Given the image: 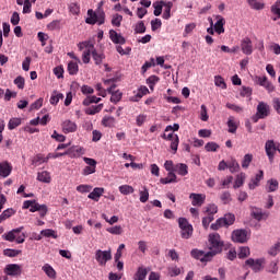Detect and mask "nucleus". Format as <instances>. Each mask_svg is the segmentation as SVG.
Returning <instances> with one entry per match:
<instances>
[{
    "label": "nucleus",
    "mask_w": 280,
    "mask_h": 280,
    "mask_svg": "<svg viewBox=\"0 0 280 280\" xmlns=\"http://www.w3.org/2000/svg\"><path fill=\"white\" fill-rule=\"evenodd\" d=\"M264 180V171H259L254 178L250 179L248 187L255 189L259 187V182Z\"/></svg>",
    "instance_id": "22"
},
{
    "label": "nucleus",
    "mask_w": 280,
    "mask_h": 280,
    "mask_svg": "<svg viewBox=\"0 0 280 280\" xmlns=\"http://www.w3.org/2000/svg\"><path fill=\"white\" fill-rule=\"evenodd\" d=\"M92 58H93L95 65H100L101 62H103V60H104V58H106V56L102 52H97V50H95V48H93Z\"/></svg>",
    "instance_id": "40"
},
{
    "label": "nucleus",
    "mask_w": 280,
    "mask_h": 280,
    "mask_svg": "<svg viewBox=\"0 0 280 280\" xmlns=\"http://www.w3.org/2000/svg\"><path fill=\"white\" fill-rule=\"evenodd\" d=\"M30 211L31 213H36V211H39L40 218H45V215H47V206L40 205L36 202V200H33Z\"/></svg>",
    "instance_id": "13"
},
{
    "label": "nucleus",
    "mask_w": 280,
    "mask_h": 280,
    "mask_svg": "<svg viewBox=\"0 0 280 280\" xmlns=\"http://www.w3.org/2000/svg\"><path fill=\"white\" fill-rule=\"evenodd\" d=\"M262 119H266L268 115H270V106L268 104L260 102L257 106V112H256Z\"/></svg>",
    "instance_id": "19"
},
{
    "label": "nucleus",
    "mask_w": 280,
    "mask_h": 280,
    "mask_svg": "<svg viewBox=\"0 0 280 280\" xmlns=\"http://www.w3.org/2000/svg\"><path fill=\"white\" fill-rule=\"evenodd\" d=\"M190 255H191V257H194L195 259H199L203 264L207 262V261H211V260H202V259H205V256L207 254H205L202 250H199V249H192L190 252Z\"/></svg>",
    "instance_id": "39"
},
{
    "label": "nucleus",
    "mask_w": 280,
    "mask_h": 280,
    "mask_svg": "<svg viewBox=\"0 0 280 280\" xmlns=\"http://www.w3.org/2000/svg\"><path fill=\"white\" fill-rule=\"evenodd\" d=\"M200 119L201 121H209V114L207 113L206 105H201Z\"/></svg>",
    "instance_id": "64"
},
{
    "label": "nucleus",
    "mask_w": 280,
    "mask_h": 280,
    "mask_svg": "<svg viewBox=\"0 0 280 280\" xmlns=\"http://www.w3.org/2000/svg\"><path fill=\"white\" fill-rule=\"evenodd\" d=\"M119 191L122 196H128L130 194H135V188L130 185H121L119 186Z\"/></svg>",
    "instance_id": "46"
},
{
    "label": "nucleus",
    "mask_w": 280,
    "mask_h": 280,
    "mask_svg": "<svg viewBox=\"0 0 280 280\" xmlns=\"http://www.w3.org/2000/svg\"><path fill=\"white\" fill-rule=\"evenodd\" d=\"M47 28L50 31V32H54L56 30H60V20H55L52 22H50L48 25H47Z\"/></svg>",
    "instance_id": "63"
},
{
    "label": "nucleus",
    "mask_w": 280,
    "mask_h": 280,
    "mask_svg": "<svg viewBox=\"0 0 280 280\" xmlns=\"http://www.w3.org/2000/svg\"><path fill=\"white\" fill-rule=\"evenodd\" d=\"M148 277V269L144 267H139L137 272L133 276L135 280H145Z\"/></svg>",
    "instance_id": "30"
},
{
    "label": "nucleus",
    "mask_w": 280,
    "mask_h": 280,
    "mask_svg": "<svg viewBox=\"0 0 280 280\" xmlns=\"http://www.w3.org/2000/svg\"><path fill=\"white\" fill-rule=\"evenodd\" d=\"M178 226L180 229V237L183 240L191 238V235H194V225H191L186 218L178 219Z\"/></svg>",
    "instance_id": "2"
},
{
    "label": "nucleus",
    "mask_w": 280,
    "mask_h": 280,
    "mask_svg": "<svg viewBox=\"0 0 280 280\" xmlns=\"http://www.w3.org/2000/svg\"><path fill=\"white\" fill-rule=\"evenodd\" d=\"M68 9H69V12H71V14H74V15L80 14V4H78L77 2H71Z\"/></svg>",
    "instance_id": "56"
},
{
    "label": "nucleus",
    "mask_w": 280,
    "mask_h": 280,
    "mask_svg": "<svg viewBox=\"0 0 280 280\" xmlns=\"http://www.w3.org/2000/svg\"><path fill=\"white\" fill-rule=\"evenodd\" d=\"M109 38L114 45H126V38L115 30L109 31Z\"/></svg>",
    "instance_id": "16"
},
{
    "label": "nucleus",
    "mask_w": 280,
    "mask_h": 280,
    "mask_svg": "<svg viewBox=\"0 0 280 280\" xmlns=\"http://www.w3.org/2000/svg\"><path fill=\"white\" fill-rule=\"evenodd\" d=\"M91 54L93 55V48H89L88 50L83 51L82 61L84 65H89V62H91Z\"/></svg>",
    "instance_id": "53"
},
{
    "label": "nucleus",
    "mask_w": 280,
    "mask_h": 280,
    "mask_svg": "<svg viewBox=\"0 0 280 280\" xmlns=\"http://www.w3.org/2000/svg\"><path fill=\"white\" fill-rule=\"evenodd\" d=\"M214 84L215 86H220L223 90L226 89V82H224V78H222L221 75L214 77Z\"/></svg>",
    "instance_id": "62"
},
{
    "label": "nucleus",
    "mask_w": 280,
    "mask_h": 280,
    "mask_svg": "<svg viewBox=\"0 0 280 280\" xmlns=\"http://www.w3.org/2000/svg\"><path fill=\"white\" fill-rule=\"evenodd\" d=\"M247 3L252 10H264V8H266L264 2H259L257 0H247Z\"/></svg>",
    "instance_id": "41"
},
{
    "label": "nucleus",
    "mask_w": 280,
    "mask_h": 280,
    "mask_svg": "<svg viewBox=\"0 0 280 280\" xmlns=\"http://www.w3.org/2000/svg\"><path fill=\"white\" fill-rule=\"evenodd\" d=\"M121 21H124V16L121 14H114L112 18V25L114 27H121Z\"/></svg>",
    "instance_id": "47"
},
{
    "label": "nucleus",
    "mask_w": 280,
    "mask_h": 280,
    "mask_svg": "<svg viewBox=\"0 0 280 280\" xmlns=\"http://www.w3.org/2000/svg\"><path fill=\"white\" fill-rule=\"evenodd\" d=\"M135 34H145V23L143 21H139L133 28Z\"/></svg>",
    "instance_id": "48"
},
{
    "label": "nucleus",
    "mask_w": 280,
    "mask_h": 280,
    "mask_svg": "<svg viewBox=\"0 0 280 280\" xmlns=\"http://www.w3.org/2000/svg\"><path fill=\"white\" fill-rule=\"evenodd\" d=\"M10 174H12V165L10 164V162L4 161L0 163V176L2 178H8V176H10Z\"/></svg>",
    "instance_id": "18"
},
{
    "label": "nucleus",
    "mask_w": 280,
    "mask_h": 280,
    "mask_svg": "<svg viewBox=\"0 0 280 280\" xmlns=\"http://www.w3.org/2000/svg\"><path fill=\"white\" fill-rule=\"evenodd\" d=\"M104 108V104L93 105L85 109V115H97V113H102Z\"/></svg>",
    "instance_id": "28"
},
{
    "label": "nucleus",
    "mask_w": 280,
    "mask_h": 280,
    "mask_svg": "<svg viewBox=\"0 0 280 280\" xmlns=\"http://www.w3.org/2000/svg\"><path fill=\"white\" fill-rule=\"evenodd\" d=\"M37 180L39 183H51V175L47 171L40 172L37 174Z\"/></svg>",
    "instance_id": "35"
},
{
    "label": "nucleus",
    "mask_w": 280,
    "mask_h": 280,
    "mask_svg": "<svg viewBox=\"0 0 280 280\" xmlns=\"http://www.w3.org/2000/svg\"><path fill=\"white\" fill-rule=\"evenodd\" d=\"M226 108H229L230 110H234V113H244V107L236 105V104H232V103H226Z\"/></svg>",
    "instance_id": "59"
},
{
    "label": "nucleus",
    "mask_w": 280,
    "mask_h": 280,
    "mask_svg": "<svg viewBox=\"0 0 280 280\" xmlns=\"http://www.w3.org/2000/svg\"><path fill=\"white\" fill-rule=\"evenodd\" d=\"M42 270L45 272V275H47V277H49V279H56V270L54 269V267H51V265H44L42 267Z\"/></svg>",
    "instance_id": "31"
},
{
    "label": "nucleus",
    "mask_w": 280,
    "mask_h": 280,
    "mask_svg": "<svg viewBox=\"0 0 280 280\" xmlns=\"http://www.w3.org/2000/svg\"><path fill=\"white\" fill-rule=\"evenodd\" d=\"M209 252L206 253L201 261H211L215 257V255H220L222 250H224V241L218 233L209 234Z\"/></svg>",
    "instance_id": "1"
},
{
    "label": "nucleus",
    "mask_w": 280,
    "mask_h": 280,
    "mask_svg": "<svg viewBox=\"0 0 280 280\" xmlns=\"http://www.w3.org/2000/svg\"><path fill=\"white\" fill-rule=\"evenodd\" d=\"M21 249H10L7 248L3 250V256L4 257H19V255H21Z\"/></svg>",
    "instance_id": "50"
},
{
    "label": "nucleus",
    "mask_w": 280,
    "mask_h": 280,
    "mask_svg": "<svg viewBox=\"0 0 280 280\" xmlns=\"http://www.w3.org/2000/svg\"><path fill=\"white\" fill-rule=\"evenodd\" d=\"M252 215L255 220H257L258 222H260V220L264 219V213L261 212V209L259 208H254L252 210Z\"/></svg>",
    "instance_id": "55"
},
{
    "label": "nucleus",
    "mask_w": 280,
    "mask_h": 280,
    "mask_svg": "<svg viewBox=\"0 0 280 280\" xmlns=\"http://www.w3.org/2000/svg\"><path fill=\"white\" fill-rule=\"evenodd\" d=\"M279 147L275 144V140H268L265 143V151L269 159V163H275V154H277V150Z\"/></svg>",
    "instance_id": "7"
},
{
    "label": "nucleus",
    "mask_w": 280,
    "mask_h": 280,
    "mask_svg": "<svg viewBox=\"0 0 280 280\" xmlns=\"http://www.w3.org/2000/svg\"><path fill=\"white\" fill-rule=\"evenodd\" d=\"M117 85L113 84L110 88L107 89V92L112 95L110 102L113 104L121 102V97H124V93L119 92V90L115 91Z\"/></svg>",
    "instance_id": "14"
},
{
    "label": "nucleus",
    "mask_w": 280,
    "mask_h": 280,
    "mask_svg": "<svg viewBox=\"0 0 280 280\" xmlns=\"http://www.w3.org/2000/svg\"><path fill=\"white\" fill-rule=\"evenodd\" d=\"M221 222L223 223V226H231L235 222V214H225L224 218H221Z\"/></svg>",
    "instance_id": "34"
},
{
    "label": "nucleus",
    "mask_w": 280,
    "mask_h": 280,
    "mask_svg": "<svg viewBox=\"0 0 280 280\" xmlns=\"http://www.w3.org/2000/svg\"><path fill=\"white\" fill-rule=\"evenodd\" d=\"M205 150L206 152H218V150H220V144H218L217 142H208L205 145Z\"/></svg>",
    "instance_id": "51"
},
{
    "label": "nucleus",
    "mask_w": 280,
    "mask_h": 280,
    "mask_svg": "<svg viewBox=\"0 0 280 280\" xmlns=\"http://www.w3.org/2000/svg\"><path fill=\"white\" fill-rule=\"evenodd\" d=\"M241 49L243 54L250 56V54H253V40L248 37L243 38L241 42Z\"/></svg>",
    "instance_id": "15"
},
{
    "label": "nucleus",
    "mask_w": 280,
    "mask_h": 280,
    "mask_svg": "<svg viewBox=\"0 0 280 280\" xmlns=\"http://www.w3.org/2000/svg\"><path fill=\"white\" fill-rule=\"evenodd\" d=\"M245 180H246V173L237 174L233 188L234 189H240V187H242V185H244Z\"/></svg>",
    "instance_id": "29"
},
{
    "label": "nucleus",
    "mask_w": 280,
    "mask_h": 280,
    "mask_svg": "<svg viewBox=\"0 0 280 280\" xmlns=\"http://www.w3.org/2000/svg\"><path fill=\"white\" fill-rule=\"evenodd\" d=\"M13 82L18 86V89L20 90L25 89V78H23L22 75H19L18 78H15Z\"/></svg>",
    "instance_id": "58"
},
{
    "label": "nucleus",
    "mask_w": 280,
    "mask_h": 280,
    "mask_svg": "<svg viewBox=\"0 0 280 280\" xmlns=\"http://www.w3.org/2000/svg\"><path fill=\"white\" fill-rule=\"evenodd\" d=\"M49 162V155H47L46 158L43 154H37L34 160L33 163L37 164V165H42V163H48Z\"/></svg>",
    "instance_id": "52"
},
{
    "label": "nucleus",
    "mask_w": 280,
    "mask_h": 280,
    "mask_svg": "<svg viewBox=\"0 0 280 280\" xmlns=\"http://www.w3.org/2000/svg\"><path fill=\"white\" fill-rule=\"evenodd\" d=\"M95 259L98 266H106V264H108V261L113 259V254L110 253V249L108 250L97 249L95 252Z\"/></svg>",
    "instance_id": "5"
},
{
    "label": "nucleus",
    "mask_w": 280,
    "mask_h": 280,
    "mask_svg": "<svg viewBox=\"0 0 280 280\" xmlns=\"http://www.w3.org/2000/svg\"><path fill=\"white\" fill-rule=\"evenodd\" d=\"M232 242H236L237 244H246V242H248V233L246 230H235L232 233Z\"/></svg>",
    "instance_id": "8"
},
{
    "label": "nucleus",
    "mask_w": 280,
    "mask_h": 280,
    "mask_svg": "<svg viewBox=\"0 0 280 280\" xmlns=\"http://www.w3.org/2000/svg\"><path fill=\"white\" fill-rule=\"evenodd\" d=\"M280 253V243H276L270 249L268 250V254L271 255V257H277Z\"/></svg>",
    "instance_id": "57"
},
{
    "label": "nucleus",
    "mask_w": 280,
    "mask_h": 280,
    "mask_svg": "<svg viewBox=\"0 0 280 280\" xmlns=\"http://www.w3.org/2000/svg\"><path fill=\"white\" fill-rule=\"evenodd\" d=\"M162 139H164L165 141H171V150H173L174 152H177L178 143H179L178 135L163 133Z\"/></svg>",
    "instance_id": "12"
},
{
    "label": "nucleus",
    "mask_w": 280,
    "mask_h": 280,
    "mask_svg": "<svg viewBox=\"0 0 280 280\" xmlns=\"http://www.w3.org/2000/svg\"><path fill=\"white\" fill-rule=\"evenodd\" d=\"M101 124L104 126V128H113L115 127V117L104 116Z\"/></svg>",
    "instance_id": "33"
},
{
    "label": "nucleus",
    "mask_w": 280,
    "mask_h": 280,
    "mask_svg": "<svg viewBox=\"0 0 280 280\" xmlns=\"http://www.w3.org/2000/svg\"><path fill=\"white\" fill-rule=\"evenodd\" d=\"M244 266L250 268L253 272H261V270H264L266 266V259L264 257L257 259L248 258L247 260H245Z\"/></svg>",
    "instance_id": "4"
},
{
    "label": "nucleus",
    "mask_w": 280,
    "mask_h": 280,
    "mask_svg": "<svg viewBox=\"0 0 280 280\" xmlns=\"http://www.w3.org/2000/svg\"><path fill=\"white\" fill-rule=\"evenodd\" d=\"M88 16L89 18L85 19V23H88V25H95V23H97V13H95L93 9L88 10Z\"/></svg>",
    "instance_id": "26"
},
{
    "label": "nucleus",
    "mask_w": 280,
    "mask_h": 280,
    "mask_svg": "<svg viewBox=\"0 0 280 280\" xmlns=\"http://www.w3.org/2000/svg\"><path fill=\"white\" fill-rule=\"evenodd\" d=\"M279 189V182L277 179H269L267 182V191L272 192Z\"/></svg>",
    "instance_id": "44"
},
{
    "label": "nucleus",
    "mask_w": 280,
    "mask_h": 280,
    "mask_svg": "<svg viewBox=\"0 0 280 280\" xmlns=\"http://www.w3.org/2000/svg\"><path fill=\"white\" fill-rule=\"evenodd\" d=\"M192 207H202L205 205V200H207V196L203 194L191 192L189 195Z\"/></svg>",
    "instance_id": "11"
},
{
    "label": "nucleus",
    "mask_w": 280,
    "mask_h": 280,
    "mask_svg": "<svg viewBox=\"0 0 280 280\" xmlns=\"http://www.w3.org/2000/svg\"><path fill=\"white\" fill-rule=\"evenodd\" d=\"M21 125V118H11L8 124L9 130H14V128H19Z\"/></svg>",
    "instance_id": "54"
},
{
    "label": "nucleus",
    "mask_w": 280,
    "mask_h": 280,
    "mask_svg": "<svg viewBox=\"0 0 280 280\" xmlns=\"http://www.w3.org/2000/svg\"><path fill=\"white\" fill-rule=\"evenodd\" d=\"M215 19L218 21L214 24V32H217V34H224V25H226V20H224L222 15H217Z\"/></svg>",
    "instance_id": "20"
},
{
    "label": "nucleus",
    "mask_w": 280,
    "mask_h": 280,
    "mask_svg": "<svg viewBox=\"0 0 280 280\" xmlns=\"http://www.w3.org/2000/svg\"><path fill=\"white\" fill-rule=\"evenodd\" d=\"M237 257H238V259H246V257H250V247H248V246L240 247Z\"/></svg>",
    "instance_id": "32"
},
{
    "label": "nucleus",
    "mask_w": 280,
    "mask_h": 280,
    "mask_svg": "<svg viewBox=\"0 0 280 280\" xmlns=\"http://www.w3.org/2000/svg\"><path fill=\"white\" fill-rule=\"evenodd\" d=\"M161 5H164L165 10L163 12V19H165V21L170 20L172 16V8H174V3L173 2H165V1H160Z\"/></svg>",
    "instance_id": "23"
},
{
    "label": "nucleus",
    "mask_w": 280,
    "mask_h": 280,
    "mask_svg": "<svg viewBox=\"0 0 280 280\" xmlns=\"http://www.w3.org/2000/svg\"><path fill=\"white\" fill-rule=\"evenodd\" d=\"M91 189H93V186L91 185H79L77 187V191H79V194H89V191H91Z\"/></svg>",
    "instance_id": "61"
},
{
    "label": "nucleus",
    "mask_w": 280,
    "mask_h": 280,
    "mask_svg": "<svg viewBox=\"0 0 280 280\" xmlns=\"http://www.w3.org/2000/svg\"><path fill=\"white\" fill-rule=\"evenodd\" d=\"M228 132L231 135H235L237 132V122L235 121V117L230 116L228 119Z\"/></svg>",
    "instance_id": "25"
},
{
    "label": "nucleus",
    "mask_w": 280,
    "mask_h": 280,
    "mask_svg": "<svg viewBox=\"0 0 280 280\" xmlns=\"http://www.w3.org/2000/svg\"><path fill=\"white\" fill-rule=\"evenodd\" d=\"M100 102H102L101 97L89 95L83 100L82 104L83 106H91V104H100Z\"/></svg>",
    "instance_id": "27"
},
{
    "label": "nucleus",
    "mask_w": 280,
    "mask_h": 280,
    "mask_svg": "<svg viewBox=\"0 0 280 280\" xmlns=\"http://www.w3.org/2000/svg\"><path fill=\"white\" fill-rule=\"evenodd\" d=\"M66 156L70 159H80L84 154V148L82 147H71L66 152H63Z\"/></svg>",
    "instance_id": "10"
},
{
    "label": "nucleus",
    "mask_w": 280,
    "mask_h": 280,
    "mask_svg": "<svg viewBox=\"0 0 280 280\" xmlns=\"http://www.w3.org/2000/svg\"><path fill=\"white\" fill-rule=\"evenodd\" d=\"M16 213V210L12 208H8L0 214V222H4V220H8L9 218H12Z\"/></svg>",
    "instance_id": "42"
},
{
    "label": "nucleus",
    "mask_w": 280,
    "mask_h": 280,
    "mask_svg": "<svg viewBox=\"0 0 280 280\" xmlns=\"http://www.w3.org/2000/svg\"><path fill=\"white\" fill-rule=\"evenodd\" d=\"M104 195V188L95 187L92 192L89 194L88 198L94 200V202H100V198Z\"/></svg>",
    "instance_id": "21"
},
{
    "label": "nucleus",
    "mask_w": 280,
    "mask_h": 280,
    "mask_svg": "<svg viewBox=\"0 0 280 280\" xmlns=\"http://www.w3.org/2000/svg\"><path fill=\"white\" fill-rule=\"evenodd\" d=\"M40 235H43V237H52V240H58V234H56V231L51 229L43 230Z\"/></svg>",
    "instance_id": "49"
},
{
    "label": "nucleus",
    "mask_w": 280,
    "mask_h": 280,
    "mask_svg": "<svg viewBox=\"0 0 280 280\" xmlns=\"http://www.w3.org/2000/svg\"><path fill=\"white\" fill-rule=\"evenodd\" d=\"M79 71H80V67L78 66V62L70 61L68 63V72L70 75H78Z\"/></svg>",
    "instance_id": "37"
},
{
    "label": "nucleus",
    "mask_w": 280,
    "mask_h": 280,
    "mask_svg": "<svg viewBox=\"0 0 280 280\" xmlns=\"http://www.w3.org/2000/svg\"><path fill=\"white\" fill-rule=\"evenodd\" d=\"M228 168L230 170L231 174H235V172L240 171V163L237 162V160L232 159L229 163H228Z\"/></svg>",
    "instance_id": "43"
},
{
    "label": "nucleus",
    "mask_w": 280,
    "mask_h": 280,
    "mask_svg": "<svg viewBox=\"0 0 280 280\" xmlns=\"http://www.w3.org/2000/svg\"><path fill=\"white\" fill-rule=\"evenodd\" d=\"M23 226L21 228H16L11 230L10 232L4 234V240L7 242H16V244H23V242H25V233H22L23 231Z\"/></svg>",
    "instance_id": "3"
},
{
    "label": "nucleus",
    "mask_w": 280,
    "mask_h": 280,
    "mask_svg": "<svg viewBox=\"0 0 280 280\" xmlns=\"http://www.w3.org/2000/svg\"><path fill=\"white\" fill-rule=\"evenodd\" d=\"M61 128L65 135H69L70 132H75V130H78V125L71 120H65L61 124Z\"/></svg>",
    "instance_id": "17"
},
{
    "label": "nucleus",
    "mask_w": 280,
    "mask_h": 280,
    "mask_svg": "<svg viewBox=\"0 0 280 280\" xmlns=\"http://www.w3.org/2000/svg\"><path fill=\"white\" fill-rule=\"evenodd\" d=\"M21 272V265L18 264H9L4 268V273L8 275L9 277H19Z\"/></svg>",
    "instance_id": "9"
},
{
    "label": "nucleus",
    "mask_w": 280,
    "mask_h": 280,
    "mask_svg": "<svg viewBox=\"0 0 280 280\" xmlns=\"http://www.w3.org/2000/svg\"><path fill=\"white\" fill-rule=\"evenodd\" d=\"M250 163H253V154L247 153L244 155L241 163L243 170H248V167H250Z\"/></svg>",
    "instance_id": "38"
},
{
    "label": "nucleus",
    "mask_w": 280,
    "mask_h": 280,
    "mask_svg": "<svg viewBox=\"0 0 280 280\" xmlns=\"http://www.w3.org/2000/svg\"><path fill=\"white\" fill-rule=\"evenodd\" d=\"M139 194L140 202L145 203L148 200H150V191L145 186L142 187V190H140Z\"/></svg>",
    "instance_id": "45"
},
{
    "label": "nucleus",
    "mask_w": 280,
    "mask_h": 280,
    "mask_svg": "<svg viewBox=\"0 0 280 280\" xmlns=\"http://www.w3.org/2000/svg\"><path fill=\"white\" fill-rule=\"evenodd\" d=\"M60 100H65V95L62 93H58L56 91L52 92L50 96L51 106H56Z\"/></svg>",
    "instance_id": "36"
},
{
    "label": "nucleus",
    "mask_w": 280,
    "mask_h": 280,
    "mask_svg": "<svg viewBox=\"0 0 280 280\" xmlns=\"http://www.w3.org/2000/svg\"><path fill=\"white\" fill-rule=\"evenodd\" d=\"M83 161L88 165L82 171L83 176H91V174H95L96 167H97V161L91 158H83Z\"/></svg>",
    "instance_id": "6"
},
{
    "label": "nucleus",
    "mask_w": 280,
    "mask_h": 280,
    "mask_svg": "<svg viewBox=\"0 0 280 280\" xmlns=\"http://www.w3.org/2000/svg\"><path fill=\"white\" fill-rule=\"evenodd\" d=\"M205 211L208 214L215 215V213H218V206H215V203H210L205 208Z\"/></svg>",
    "instance_id": "60"
},
{
    "label": "nucleus",
    "mask_w": 280,
    "mask_h": 280,
    "mask_svg": "<svg viewBox=\"0 0 280 280\" xmlns=\"http://www.w3.org/2000/svg\"><path fill=\"white\" fill-rule=\"evenodd\" d=\"M174 172H176L179 176H187V174H189V166L183 163L176 164Z\"/></svg>",
    "instance_id": "24"
}]
</instances>
